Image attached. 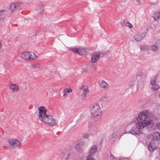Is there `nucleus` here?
I'll return each mask as SVG.
<instances>
[{"label": "nucleus", "mask_w": 160, "mask_h": 160, "mask_svg": "<svg viewBox=\"0 0 160 160\" xmlns=\"http://www.w3.org/2000/svg\"><path fill=\"white\" fill-rule=\"evenodd\" d=\"M72 89L68 88H66L64 89L63 92H64L70 93L72 92Z\"/></svg>", "instance_id": "c9c22d12"}, {"label": "nucleus", "mask_w": 160, "mask_h": 160, "mask_svg": "<svg viewBox=\"0 0 160 160\" xmlns=\"http://www.w3.org/2000/svg\"><path fill=\"white\" fill-rule=\"evenodd\" d=\"M145 36L144 33H138L134 36L133 38L137 42H140L144 38Z\"/></svg>", "instance_id": "9d476101"}, {"label": "nucleus", "mask_w": 160, "mask_h": 160, "mask_svg": "<svg viewBox=\"0 0 160 160\" xmlns=\"http://www.w3.org/2000/svg\"><path fill=\"white\" fill-rule=\"evenodd\" d=\"M100 100L104 102H106L108 101V99L107 97L105 96H103L101 98Z\"/></svg>", "instance_id": "473e14b6"}, {"label": "nucleus", "mask_w": 160, "mask_h": 160, "mask_svg": "<svg viewBox=\"0 0 160 160\" xmlns=\"http://www.w3.org/2000/svg\"><path fill=\"white\" fill-rule=\"evenodd\" d=\"M31 67L34 68H39L40 67V64L39 63H35L33 65H32Z\"/></svg>", "instance_id": "c756f323"}, {"label": "nucleus", "mask_w": 160, "mask_h": 160, "mask_svg": "<svg viewBox=\"0 0 160 160\" xmlns=\"http://www.w3.org/2000/svg\"><path fill=\"white\" fill-rule=\"evenodd\" d=\"M156 126L157 128L160 130V123H156Z\"/></svg>", "instance_id": "4c0bfd02"}, {"label": "nucleus", "mask_w": 160, "mask_h": 160, "mask_svg": "<svg viewBox=\"0 0 160 160\" xmlns=\"http://www.w3.org/2000/svg\"><path fill=\"white\" fill-rule=\"evenodd\" d=\"M152 87V89L153 91H155L159 88V86L158 85H153Z\"/></svg>", "instance_id": "cd10ccee"}, {"label": "nucleus", "mask_w": 160, "mask_h": 160, "mask_svg": "<svg viewBox=\"0 0 160 160\" xmlns=\"http://www.w3.org/2000/svg\"><path fill=\"white\" fill-rule=\"evenodd\" d=\"M15 5L16 6V10H20L22 9L23 7V3L18 2H15Z\"/></svg>", "instance_id": "6ab92c4d"}, {"label": "nucleus", "mask_w": 160, "mask_h": 160, "mask_svg": "<svg viewBox=\"0 0 160 160\" xmlns=\"http://www.w3.org/2000/svg\"><path fill=\"white\" fill-rule=\"evenodd\" d=\"M11 96H14L13 95H11Z\"/></svg>", "instance_id": "a18cd8bd"}, {"label": "nucleus", "mask_w": 160, "mask_h": 160, "mask_svg": "<svg viewBox=\"0 0 160 160\" xmlns=\"http://www.w3.org/2000/svg\"><path fill=\"white\" fill-rule=\"evenodd\" d=\"M8 9L10 10L11 13V12H14L15 10H16V6L15 5V2L13 3L10 4L9 9Z\"/></svg>", "instance_id": "412c9836"}, {"label": "nucleus", "mask_w": 160, "mask_h": 160, "mask_svg": "<svg viewBox=\"0 0 160 160\" xmlns=\"http://www.w3.org/2000/svg\"><path fill=\"white\" fill-rule=\"evenodd\" d=\"M98 84L99 86L103 89H106L107 88L108 84L104 81L101 80L99 81Z\"/></svg>", "instance_id": "4468645a"}, {"label": "nucleus", "mask_w": 160, "mask_h": 160, "mask_svg": "<svg viewBox=\"0 0 160 160\" xmlns=\"http://www.w3.org/2000/svg\"><path fill=\"white\" fill-rule=\"evenodd\" d=\"M11 15V12L9 9L7 10H0V23L3 22V19L6 17H8Z\"/></svg>", "instance_id": "39448f33"}, {"label": "nucleus", "mask_w": 160, "mask_h": 160, "mask_svg": "<svg viewBox=\"0 0 160 160\" xmlns=\"http://www.w3.org/2000/svg\"><path fill=\"white\" fill-rule=\"evenodd\" d=\"M44 6L42 5H40L38 6V11L40 13L42 12L44 10Z\"/></svg>", "instance_id": "c85d7f7f"}, {"label": "nucleus", "mask_w": 160, "mask_h": 160, "mask_svg": "<svg viewBox=\"0 0 160 160\" xmlns=\"http://www.w3.org/2000/svg\"><path fill=\"white\" fill-rule=\"evenodd\" d=\"M86 145L85 142L82 141L80 142L76 146V149L79 152H81Z\"/></svg>", "instance_id": "6e6552de"}, {"label": "nucleus", "mask_w": 160, "mask_h": 160, "mask_svg": "<svg viewBox=\"0 0 160 160\" xmlns=\"http://www.w3.org/2000/svg\"><path fill=\"white\" fill-rule=\"evenodd\" d=\"M152 16L155 20H157L160 17V12H154L152 14Z\"/></svg>", "instance_id": "a878e982"}, {"label": "nucleus", "mask_w": 160, "mask_h": 160, "mask_svg": "<svg viewBox=\"0 0 160 160\" xmlns=\"http://www.w3.org/2000/svg\"><path fill=\"white\" fill-rule=\"evenodd\" d=\"M158 76V75L157 74L151 80V84L152 85H155L156 83V80Z\"/></svg>", "instance_id": "393cba45"}, {"label": "nucleus", "mask_w": 160, "mask_h": 160, "mask_svg": "<svg viewBox=\"0 0 160 160\" xmlns=\"http://www.w3.org/2000/svg\"><path fill=\"white\" fill-rule=\"evenodd\" d=\"M49 117V120L47 121V124H48L51 126H54L56 124V121L53 118L52 116Z\"/></svg>", "instance_id": "2eb2a0df"}, {"label": "nucleus", "mask_w": 160, "mask_h": 160, "mask_svg": "<svg viewBox=\"0 0 160 160\" xmlns=\"http://www.w3.org/2000/svg\"><path fill=\"white\" fill-rule=\"evenodd\" d=\"M51 115H48L47 114L45 115L44 116H43L42 119V120H40L42 122H44L46 123H47V121H48L49 120V117H51Z\"/></svg>", "instance_id": "b1692460"}, {"label": "nucleus", "mask_w": 160, "mask_h": 160, "mask_svg": "<svg viewBox=\"0 0 160 160\" xmlns=\"http://www.w3.org/2000/svg\"><path fill=\"white\" fill-rule=\"evenodd\" d=\"M134 84H135V82H131L129 83V84L130 88H131V89H132L134 87Z\"/></svg>", "instance_id": "e433bc0d"}, {"label": "nucleus", "mask_w": 160, "mask_h": 160, "mask_svg": "<svg viewBox=\"0 0 160 160\" xmlns=\"http://www.w3.org/2000/svg\"><path fill=\"white\" fill-rule=\"evenodd\" d=\"M137 2H139V0H136Z\"/></svg>", "instance_id": "c03bdc74"}, {"label": "nucleus", "mask_w": 160, "mask_h": 160, "mask_svg": "<svg viewBox=\"0 0 160 160\" xmlns=\"http://www.w3.org/2000/svg\"><path fill=\"white\" fill-rule=\"evenodd\" d=\"M110 157L112 158H114V156L113 155H110Z\"/></svg>", "instance_id": "37998d69"}, {"label": "nucleus", "mask_w": 160, "mask_h": 160, "mask_svg": "<svg viewBox=\"0 0 160 160\" xmlns=\"http://www.w3.org/2000/svg\"><path fill=\"white\" fill-rule=\"evenodd\" d=\"M149 138L152 141L158 140L160 139V134L158 132H154L149 135Z\"/></svg>", "instance_id": "1a4fd4ad"}, {"label": "nucleus", "mask_w": 160, "mask_h": 160, "mask_svg": "<svg viewBox=\"0 0 160 160\" xmlns=\"http://www.w3.org/2000/svg\"><path fill=\"white\" fill-rule=\"evenodd\" d=\"M88 51V49L85 48H79L78 53L80 55H85L87 54Z\"/></svg>", "instance_id": "9b49d317"}, {"label": "nucleus", "mask_w": 160, "mask_h": 160, "mask_svg": "<svg viewBox=\"0 0 160 160\" xmlns=\"http://www.w3.org/2000/svg\"><path fill=\"white\" fill-rule=\"evenodd\" d=\"M79 48H71L70 49L73 52H77L78 53V52H79Z\"/></svg>", "instance_id": "72a5a7b5"}, {"label": "nucleus", "mask_w": 160, "mask_h": 160, "mask_svg": "<svg viewBox=\"0 0 160 160\" xmlns=\"http://www.w3.org/2000/svg\"><path fill=\"white\" fill-rule=\"evenodd\" d=\"M51 115H48L47 114L45 115L44 116H43L42 119V120H40L42 122H44L46 123H47V121H48L49 120V117H51Z\"/></svg>", "instance_id": "5701e85b"}, {"label": "nucleus", "mask_w": 160, "mask_h": 160, "mask_svg": "<svg viewBox=\"0 0 160 160\" xmlns=\"http://www.w3.org/2000/svg\"><path fill=\"white\" fill-rule=\"evenodd\" d=\"M89 90L87 88L85 89L81 94V96L82 99L84 100L86 98V95L89 92Z\"/></svg>", "instance_id": "4be33fe9"}, {"label": "nucleus", "mask_w": 160, "mask_h": 160, "mask_svg": "<svg viewBox=\"0 0 160 160\" xmlns=\"http://www.w3.org/2000/svg\"><path fill=\"white\" fill-rule=\"evenodd\" d=\"M67 96V93H64L63 95V96L64 97H66Z\"/></svg>", "instance_id": "79ce46f5"}, {"label": "nucleus", "mask_w": 160, "mask_h": 160, "mask_svg": "<svg viewBox=\"0 0 160 160\" xmlns=\"http://www.w3.org/2000/svg\"><path fill=\"white\" fill-rule=\"evenodd\" d=\"M142 75H143V72H142V70H139L137 74V76H138V77L142 76Z\"/></svg>", "instance_id": "f704fd0d"}, {"label": "nucleus", "mask_w": 160, "mask_h": 160, "mask_svg": "<svg viewBox=\"0 0 160 160\" xmlns=\"http://www.w3.org/2000/svg\"><path fill=\"white\" fill-rule=\"evenodd\" d=\"M10 88L14 92H18L19 89L18 86L15 84H12L10 86Z\"/></svg>", "instance_id": "a211bd4d"}, {"label": "nucleus", "mask_w": 160, "mask_h": 160, "mask_svg": "<svg viewBox=\"0 0 160 160\" xmlns=\"http://www.w3.org/2000/svg\"><path fill=\"white\" fill-rule=\"evenodd\" d=\"M38 110L39 111L38 117V119L42 120L43 116H44L47 114V110L43 106H41L38 108Z\"/></svg>", "instance_id": "0eeeda50"}, {"label": "nucleus", "mask_w": 160, "mask_h": 160, "mask_svg": "<svg viewBox=\"0 0 160 160\" xmlns=\"http://www.w3.org/2000/svg\"><path fill=\"white\" fill-rule=\"evenodd\" d=\"M89 135L87 134H84L83 135V137L85 138H88L89 137Z\"/></svg>", "instance_id": "ea45409f"}, {"label": "nucleus", "mask_w": 160, "mask_h": 160, "mask_svg": "<svg viewBox=\"0 0 160 160\" xmlns=\"http://www.w3.org/2000/svg\"><path fill=\"white\" fill-rule=\"evenodd\" d=\"M71 156V154L69 152H64L63 158L65 159V160H68Z\"/></svg>", "instance_id": "aec40b11"}, {"label": "nucleus", "mask_w": 160, "mask_h": 160, "mask_svg": "<svg viewBox=\"0 0 160 160\" xmlns=\"http://www.w3.org/2000/svg\"><path fill=\"white\" fill-rule=\"evenodd\" d=\"M121 128L120 127L118 126L115 128L113 132L112 135L113 137L118 135L121 132Z\"/></svg>", "instance_id": "f8f14e48"}, {"label": "nucleus", "mask_w": 160, "mask_h": 160, "mask_svg": "<svg viewBox=\"0 0 160 160\" xmlns=\"http://www.w3.org/2000/svg\"><path fill=\"white\" fill-rule=\"evenodd\" d=\"M97 151V148L96 146H93L89 152V155L88 156L86 160H96L94 158V156L96 155Z\"/></svg>", "instance_id": "20e7f679"}, {"label": "nucleus", "mask_w": 160, "mask_h": 160, "mask_svg": "<svg viewBox=\"0 0 160 160\" xmlns=\"http://www.w3.org/2000/svg\"><path fill=\"white\" fill-rule=\"evenodd\" d=\"M140 50L143 51L149 50L150 49V47L147 45H143L140 46Z\"/></svg>", "instance_id": "f3484780"}, {"label": "nucleus", "mask_w": 160, "mask_h": 160, "mask_svg": "<svg viewBox=\"0 0 160 160\" xmlns=\"http://www.w3.org/2000/svg\"><path fill=\"white\" fill-rule=\"evenodd\" d=\"M121 23L122 25L124 26L123 24H125L127 27L129 28H131L132 27V25L129 23L128 22H125L124 20L121 21Z\"/></svg>", "instance_id": "bb28decb"}, {"label": "nucleus", "mask_w": 160, "mask_h": 160, "mask_svg": "<svg viewBox=\"0 0 160 160\" xmlns=\"http://www.w3.org/2000/svg\"><path fill=\"white\" fill-rule=\"evenodd\" d=\"M100 55V54L94 53L92 54L91 57V60L92 62H95L99 59Z\"/></svg>", "instance_id": "ddd939ff"}, {"label": "nucleus", "mask_w": 160, "mask_h": 160, "mask_svg": "<svg viewBox=\"0 0 160 160\" xmlns=\"http://www.w3.org/2000/svg\"><path fill=\"white\" fill-rule=\"evenodd\" d=\"M118 160H128V159L126 158H119Z\"/></svg>", "instance_id": "a19ab883"}, {"label": "nucleus", "mask_w": 160, "mask_h": 160, "mask_svg": "<svg viewBox=\"0 0 160 160\" xmlns=\"http://www.w3.org/2000/svg\"><path fill=\"white\" fill-rule=\"evenodd\" d=\"M88 127L90 130H92V129H94L95 128L93 124L91 122H89Z\"/></svg>", "instance_id": "7c9ffc66"}, {"label": "nucleus", "mask_w": 160, "mask_h": 160, "mask_svg": "<svg viewBox=\"0 0 160 160\" xmlns=\"http://www.w3.org/2000/svg\"><path fill=\"white\" fill-rule=\"evenodd\" d=\"M150 48L151 50L154 51H156L158 49L157 46L155 45H151Z\"/></svg>", "instance_id": "2f4dec72"}, {"label": "nucleus", "mask_w": 160, "mask_h": 160, "mask_svg": "<svg viewBox=\"0 0 160 160\" xmlns=\"http://www.w3.org/2000/svg\"><path fill=\"white\" fill-rule=\"evenodd\" d=\"M155 148V145L153 142H150L148 147V151L151 152H152Z\"/></svg>", "instance_id": "dca6fc26"}, {"label": "nucleus", "mask_w": 160, "mask_h": 160, "mask_svg": "<svg viewBox=\"0 0 160 160\" xmlns=\"http://www.w3.org/2000/svg\"><path fill=\"white\" fill-rule=\"evenodd\" d=\"M8 142L9 144L14 148H18L19 146L21 145V143L17 139H9L8 140Z\"/></svg>", "instance_id": "423d86ee"}, {"label": "nucleus", "mask_w": 160, "mask_h": 160, "mask_svg": "<svg viewBox=\"0 0 160 160\" xmlns=\"http://www.w3.org/2000/svg\"><path fill=\"white\" fill-rule=\"evenodd\" d=\"M21 57L24 60L33 59L36 57V55L33 53L29 52H26L21 54Z\"/></svg>", "instance_id": "7ed1b4c3"}, {"label": "nucleus", "mask_w": 160, "mask_h": 160, "mask_svg": "<svg viewBox=\"0 0 160 160\" xmlns=\"http://www.w3.org/2000/svg\"><path fill=\"white\" fill-rule=\"evenodd\" d=\"M90 111L93 117H98L99 118L102 115V112L101 111L100 107L98 105H94Z\"/></svg>", "instance_id": "f03ea898"}, {"label": "nucleus", "mask_w": 160, "mask_h": 160, "mask_svg": "<svg viewBox=\"0 0 160 160\" xmlns=\"http://www.w3.org/2000/svg\"><path fill=\"white\" fill-rule=\"evenodd\" d=\"M154 115L148 110H144L140 113L138 117L134 118L137 122L129 132V133L134 135H139L140 134V129L144 127L152 124Z\"/></svg>", "instance_id": "f257e3e1"}, {"label": "nucleus", "mask_w": 160, "mask_h": 160, "mask_svg": "<svg viewBox=\"0 0 160 160\" xmlns=\"http://www.w3.org/2000/svg\"><path fill=\"white\" fill-rule=\"evenodd\" d=\"M82 119L81 118H79L76 121V123L78 124H80L81 122H82Z\"/></svg>", "instance_id": "58836bf2"}]
</instances>
